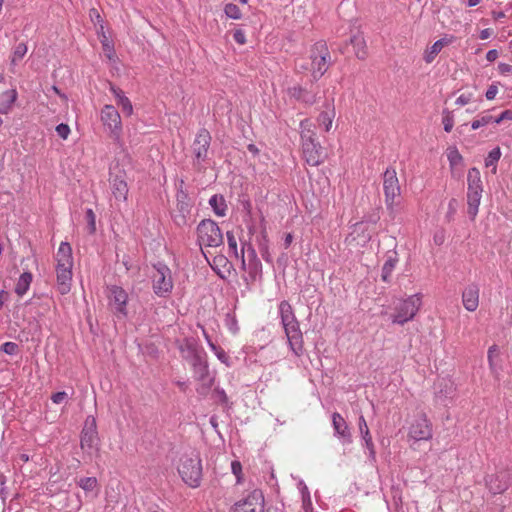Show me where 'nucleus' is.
Wrapping results in <instances>:
<instances>
[{
    "label": "nucleus",
    "instance_id": "obj_1",
    "mask_svg": "<svg viewBox=\"0 0 512 512\" xmlns=\"http://www.w3.org/2000/svg\"><path fill=\"white\" fill-rule=\"evenodd\" d=\"M422 306V294L416 293L399 300L394 306L391 320L394 324L404 325L411 321Z\"/></svg>",
    "mask_w": 512,
    "mask_h": 512
},
{
    "label": "nucleus",
    "instance_id": "obj_2",
    "mask_svg": "<svg viewBox=\"0 0 512 512\" xmlns=\"http://www.w3.org/2000/svg\"><path fill=\"white\" fill-rule=\"evenodd\" d=\"M483 193L481 174L478 168L473 167L467 173V206L468 214L474 219L479 211Z\"/></svg>",
    "mask_w": 512,
    "mask_h": 512
},
{
    "label": "nucleus",
    "instance_id": "obj_3",
    "mask_svg": "<svg viewBox=\"0 0 512 512\" xmlns=\"http://www.w3.org/2000/svg\"><path fill=\"white\" fill-rule=\"evenodd\" d=\"M178 473L190 487H198L202 477V465L198 455H184L180 458Z\"/></svg>",
    "mask_w": 512,
    "mask_h": 512
},
{
    "label": "nucleus",
    "instance_id": "obj_4",
    "mask_svg": "<svg viewBox=\"0 0 512 512\" xmlns=\"http://www.w3.org/2000/svg\"><path fill=\"white\" fill-rule=\"evenodd\" d=\"M310 60L311 76L316 81L324 75L329 67L330 52L325 42L320 41L313 45Z\"/></svg>",
    "mask_w": 512,
    "mask_h": 512
},
{
    "label": "nucleus",
    "instance_id": "obj_5",
    "mask_svg": "<svg viewBox=\"0 0 512 512\" xmlns=\"http://www.w3.org/2000/svg\"><path fill=\"white\" fill-rule=\"evenodd\" d=\"M198 242L201 247H218L223 243V235L217 223L210 219L202 220L197 226Z\"/></svg>",
    "mask_w": 512,
    "mask_h": 512
},
{
    "label": "nucleus",
    "instance_id": "obj_6",
    "mask_svg": "<svg viewBox=\"0 0 512 512\" xmlns=\"http://www.w3.org/2000/svg\"><path fill=\"white\" fill-rule=\"evenodd\" d=\"M80 447L89 455L99 451L100 438L97 431L96 418L94 416L89 415L84 421L80 437Z\"/></svg>",
    "mask_w": 512,
    "mask_h": 512
},
{
    "label": "nucleus",
    "instance_id": "obj_7",
    "mask_svg": "<svg viewBox=\"0 0 512 512\" xmlns=\"http://www.w3.org/2000/svg\"><path fill=\"white\" fill-rule=\"evenodd\" d=\"M155 272L152 275V287L159 297L168 296L173 289V280L170 268L162 263L154 265Z\"/></svg>",
    "mask_w": 512,
    "mask_h": 512
},
{
    "label": "nucleus",
    "instance_id": "obj_8",
    "mask_svg": "<svg viewBox=\"0 0 512 512\" xmlns=\"http://www.w3.org/2000/svg\"><path fill=\"white\" fill-rule=\"evenodd\" d=\"M231 512H264V496L258 489H254L236 501Z\"/></svg>",
    "mask_w": 512,
    "mask_h": 512
},
{
    "label": "nucleus",
    "instance_id": "obj_9",
    "mask_svg": "<svg viewBox=\"0 0 512 512\" xmlns=\"http://www.w3.org/2000/svg\"><path fill=\"white\" fill-rule=\"evenodd\" d=\"M410 441H426L432 438V425L424 413L418 414L408 428Z\"/></svg>",
    "mask_w": 512,
    "mask_h": 512
},
{
    "label": "nucleus",
    "instance_id": "obj_10",
    "mask_svg": "<svg viewBox=\"0 0 512 512\" xmlns=\"http://www.w3.org/2000/svg\"><path fill=\"white\" fill-rule=\"evenodd\" d=\"M101 121L117 143L121 141L122 122L119 112L112 105H105L101 111Z\"/></svg>",
    "mask_w": 512,
    "mask_h": 512
},
{
    "label": "nucleus",
    "instance_id": "obj_11",
    "mask_svg": "<svg viewBox=\"0 0 512 512\" xmlns=\"http://www.w3.org/2000/svg\"><path fill=\"white\" fill-rule=\"evenodd\" d=\"M383 189L385 203L388 209L395 205L396 198L400 195V184L394 168H387L383 175Z\"/></svg>",
    "mask_w": 512,
    "mask_h": 512
},
{
    "label": "nucleus",
    "instance_id": "obj_12",
    "mask_svg": "<svg viewBox=\"0 0 512 512\" xmlns=\"http://www.w3.org/2000/svg\"><path fill=\"white\" fill-rule=\"evenodd\" d=\"M210 141L211 136L206 129L200 130L195 137V140L192 145V151L194 155V165L198 169H202L204 167L203 164L208 156Z\"/></svg>",
    "mask_w": 512,
    "mask_h": 512
},
{
    "label": "nucleus",
    "instance_id": "obj_13",
    "mask_svg": "<svg viewBox=\"0 0 512 512\" xmlns=\"http://www.w3.org/2000/svg\"><path fill=\"white\" fill-rule=\"evenodd\" d=\"M127 292L119 287L112 286L109 294V304L118 318H124L127 316Z\"/></svg>",
    "mask_w": 512,
    "mask_h": 512
},
{
    "label": "nucleus",
    "instance_id": "obj_14",
    "mask_svg": "<svg viewBox=\"0 0 512 512\" xmlns=\"http://www.w3.org/2000/svg\"><path fill=\"white\" fill-rule=\"evenodd\" d=\"M302 150L305 161L311 166H318L326 159V153L316 140L302 142Z\"/></svg>",
    "mask_w": 512,
    "mask_h": 512
},
{
    "label": "nucleus",
    "instance_id": "obj_15",
    "mask_svg": "<svg viewBox=\"0 0 512 512\" xmlns=\"http://www.w3.org/2000/svg\"><path fill=\"white\" fill-rule=\"evenodd\" d=\"M287 342L290 350L296 355L300 356L303 352V334L300 330V325L298 320L289 324V326L283 327Z\"/></svg>",
    "mask_w": 512,
    "mask_h": 512
},
{
    "label": "nucleus",
    "instance_id": "obj_16",
    "mask_svg": "<svg viewBox=\"0 0 512 512\" xmlns=\"http://www.w3.org/2000/svg\"><path fill=\"white\" fill-rule=\"evenodd\" d=\"M510 473L508 471H498L487 475L485 483L492 494H500L504 492L510 483Z\"/></svg>",
    "mask_w": 512,
    "mask_h": 512
},
{
    "label": "nucleus",
    "instance_id": "obj_17",
    "mask_svg": "<svg viewBox=\"0 0 512 512\" xmlns=\"http://www.w3.org/2000/svg\"><path fill=\"white\" fill-rule=\"evenodd\" d=\"M181 356L188 362L191 363L198 358L205 355L202 348H200L193 338H185L178 345Z\"/></svg>",
    "mask_w": 512,
    "mask_h": 512
},
{
    "label": "nucleus",
    "instance_id": "obj_18",
    "mask_svg": "<svg viewBox=\"0 0 512 512\" xmlns=\"http://www.w3.org/2000/svg\"><path fill=\"white\" fill-rule=\"evenodd\" d=\"M332 425L334 436H336L343 444L352 443V434L345 419L337 412L332 414Z\"/></svg>",
    "mask_w": 512,
    "mask_h": 512
},
{
    "label": "nucleus",
    "instance_id": "obj_19",
    "mask_svg": "<svg viewBox=\"0 0 512 512\" xmlns=\"http://www.w3.org/2000/svg\"><path fill=\"white\" fill-rule=\"evenodd\" d=\"M480 288L477 284H469L462 292V303L469 312H474L479 306Z\"/></svg>",
    "mask_w": 512,
    "mask_h": 512
},
{
    "label": "nucleus",
    "instance_id": "obj_20",
    "mask_svg": "<svg viewBox=\"0 0 512 512\" xmlns=\"http://www.w3.org/2000/svg\"><path fill=\"white\" fill-rule=\"evenodd\" d=\"M57 290L65 295L69 293L72 282V267L56 268Z\"/></svg>",
    "mask_w": 512,
    "mask_h": 512
},
{
    "label": "nucleus",
    "instance_id": "obj_21",
    "mask_svg": "<svg viewBox=\"0 0 512 512\" xmlns=\"http://www.w3.org/2000/svg\"><path fill=\"white\" fill-rule=\"evenodd\" d=\"M189 364L193 368L195 378L199 381H202L205 385L210 386L212 379L209 376L208 365L205 359V355Z\"/></svg>",
    "mask_w": 512,
    "mask_h": 512
},
{
    "label": "nucleus",
    "instance_id": "obj_22",
    "mask_svg": "<svg viewBox=\"0 0 512 512\" xmlns=\"http://www.w3.org/2000/svg\"><path fill=\"white\" fill-rule=\"evenodd\" d=\"M56 268L73 267L72 248L69 243L61 242L56 253Z\"/></svg>",
    "mask_w": 512,
    "mask_h": 512
},
{
    "label": "nucleus",
    "instance_id": "obj_23",
    "mask_svg": "<svg viewBox=\"0 0 512 512\" xmlns=\"http://www.w3.org/2000/svg\"><path fill=\"white\" fill-rule=\"evenodd\" d=\"M18 93L15 89L6 90L0 94V113L6 115L11 112Z\"/></svg>",
    "mask_w": 512,
    "mask_h": 512
},
{
    "label": "nucleus",
    "instance_id": "obj_24",
    "mask_svg": "<svg viewBox=\"0 0 512 512\" xmlns=\"http://www.w3.org/2000/svg\"><path fill=\"white\" fill-rule=\"evenodd\" d=\"M111 190L114 198L118 201H125L128 195V186L126 181L116 176L111 180Z\"/></svg>",
    "mask_w": 512,
    "mask_h": 512
},
{
    "label": "nucleus",
    "instance_id": "obj_25",
    "mask_svg": "<svg viewBox=\"0 0 512 512\" xmlns=\"http://www.w3.org/2000/svg\"><path fill=\"white\" fill-rule=\"evenodd\" d=\"M97 34L100 37V42L102 44L104 55L107 57L109 61H115V51L112 41L104 32V27L100 24L99 29H97Z\"/></svg>",
    "mask_w": 512,
    "mask_h": 512
},
{
    "label": "nucleus",
    "instance_id": "obj_26",
    "mask_svg": "<svg viewBox=\"0 0 512 512\" xmlns=\"http://www.w3.org/2000/svg\"><path fill=\"white\" fill-rule=\"evenodd\" d=\"M350 43L353 46L355 55L358 59L363 60L367 57V45L362 33L353 35L350 39Z\"/></svg>",
    "mask_w": 512,
    "mask_h": 512
},
{
    "label": "nucleus",
    "instance_id": "obj_27",
    "mask_svg": "<svg viewBox=\"0 0 512 512\" xmlns=\"http://www.w3.org/2000/svg\"><path fill=\"white\" fill-rule=\"evenodd\" d=\"M335 115L336 113L334 106L332 104H328L326 108L318 116L317 121L319 125L323 126L324 130L328 132L332 127Z\"/></svg>",
    "mask_w": 512,
    "mask_h": 512
},
{
    "label": "nucleus",
    "instance_id": "obj_28",
    "mask_svg": "<svg viewBox=\"0 0 512 512\" xmlns=\"http://www.w3.org/2000/svg\"><path fill=\"white\" fill-rule=\"evenodd\" d=\"M279 314L283 327L289 326L297 321L291 305L287 301H281L279 304Z\"/></svg>",
    "mask_w": 512,
    "mask_h": 512
},
{
    "label": "nucleus",
    "instance_id": "obj_29",
    "mask_svg": "<svg viewBox=\"0 0 512 512\" xmlns=\"http://www.w3.org/2000/svg\"><path fill=\"white\" fill-rule=\"evenodd\" d=\"M451 41L446 38H442L434 42L432 46L426 49L424 53V60L426 63H431L444 46L448 45Z\"/></svg>",
    "mask_w": 512,
    "mask_h": 512
},
{
    "label": "nucleus",
    "instance_id": "obj_30",
    "mask_svg": "<svg viewBox=\"0 0 512 512\" xmlns=\"http://www.w3.org/2000/svg\"><path fill=\"white\" fill-rule=\"evenodd\" d=\"M32 279H33V276L30 272L22 273L16 283L15 293L20 297L25 295L27 293V291L29 290Z\"/></svg>",
    "mask_w": 512,
    "mask_h": 512
},
{
    "label": "nucleus",
    "instance_id": "obj_31",
    "mask_svg": "<svg viewBox=\"0 0 512 512\" xmlns=\"http://www.w3.org/2000/svg\"><path fill=\"white\" fill-rule=\"evenodd\" d=\"M209 204L217 216L223 217L226 215L227 204L222 195H213L209 199Z\"/></svg>",
    "mask_w": 512,
    "mask_h": 512
},
{
    "label": "nucleus",
    "instance_id": "obj_32",
    "mask_svg": "<svg viewBox=\"0 0 512 512\" xmlns=\"http://www.w3.org/2000/svg\"><path fill=\"white\" fill-rule=\"evenodd\" d=\"M446 154L451 169L463 165V157L455 146L449 147Z\"/></svg>",
    "mask_w": 512,
    "mask_h": 512
},
{
    "label": "nucleus",
    "instance_id": "obj_33",
    "mask_svg": "<svg viewBox=\"0 0 512 512\" xmlns=\"http://www.w3.org/2000/svg\"><path fill=\"white\" fill-rule=\"evenodd\" d=\"M300 135L302 142L314 140L315 139V132L313 130V123L305 119L301 121L300 123Z\"/></svg>",
    "mask_w": 512,
    "mask_h": 512
},
{
    "label": "nucleus",
    "instance_id": "obj_34",
    "mask_svg": "<svg viewBox=\"0 0 512 512\" xmlns=\"http://www.w3.org/2000/svg\"><path fill=\"white\" fill-rule=\"evenodd\" d=\"M501 157V150L499 147L492 149L488 156L485 158V166L492 168V173H496L497 171V162Z\"/></svg>",
    "mask_w": 512,
    "mask_h": 512
},
{
    "label": "nucleus",
    "instance_id": "obj_35",
    "mask_svg": "<svg viewBox=\"0 0 512 512\" xmlns=\"http://www.w3.org/2000/svg\"><path fill=\"white\" fill-rule=\"evenodd\" d=\"M491 123H494V117L488 112H484L471 122V128L477 130Z\"/></svg>",
    "mask_w": 512,
    "mask_h": 512
},
{
    "label": "nucleus",
    "instance_id": "obj_36",
    "mask_svg": "<svg viewBox=\"0 0 512 512\" xmlns=\"http://www.w3.org/2000/svg\"><path fill=\"white\" fill-rule=\"evenodd\" d=\"M289 94L296 98V99H299V100H302L306 103H309V104H312L314 102V97L313 96H310L308 95L304 89H302L301 87L297 86V87H293L291 89H289Z\"/></svg>",
    "mask_w": 512,
    "mask_h": 512
},
{
    "label": "nucleus",
    "instance_id": "obj_37",
    "mask_svg": "<svg viewBox=\"0 0 512 512\" xmlns=\"http://www.w3.org/2000/svg\"><path fill=\"white\" fill-rule=\"evenodd\" d=\"M77 483L85 492H93L98 486V481L95 477L81 478Z\"/></svg>",
    "mask_w": 512,
    "mask_h": 512
},
{
    "label": "nucleus",
    "instance_id": "obj_38",
    "mask_svg": "<svg viewBox=\"0 0 512 512\" xmlns=\"http://www.w3.org/2000/svg\"><path fill=\"white\" fill-rule=\"evenodd\" d=\"M225 326L229 330V332L233 335L238 334L239 332V325L238 320L236 318V315L233 313H227L225 316Z\"/></svg>",
    "mask_w": 512,
    "mask_h": 512
},
{
    "label": "nucleus",
    "instance_id": "obj_39",
    "mask_svg": "<svg viewBox=\"0 0 512 512\" xmlns=\"http://www.w3.org/2000/svg\"><path fill=\"white\" fill-rule=\"evenodd\" d=\"M27 53V46L24 43H19L11 56V65L15 66Z\"/></svg>",
    "mask_w": 512,
    "mask_h": 512
},
{
    "label": "nucleus",
    "instance_id": "obj_40",
    "mask_svg": "<svg viewBox=\"0 0 512 512\" xmlns=\"http://www.w3.org/2000/svg\"><path fill=\"white\" fill-rule=\"evenodd\" d=\"M205 337L207 339L209 347L215 353L216 357L222 363L228 364L229 357L227 356L226 352L222 348L216 346L213 342H211L206 334H205Z\"/></svg>",
    "mask_w": 512,
    "mask_h": 512
},
{
    "label": "nucleus",
    "instance_id": "obj_41",
    "mask_svg": "<svg viewBox=\"0 0 512 512\" xmlns=\"http://www.w3.org/2000/svg\"><path fill=\"white\" fill-rule=\"evenodd\" d=\"M224 12L228 18L238 20L242 17L241 11L236 4L229 3L224 7Z\"/></svg>",
    "mask_w": 512,
    "mask_h": 512
},
{
    "label": "nucleus",
    "instance_id": "obj_42",
    "mask_svg": "<svg viewBox=\"0 0 512 512\" xmlns=\"http://www.w3.org/2000/svg\"><path fill=\"white\" fill-rule=\"evenodd\" d=\"M396 260L394 258H389L385 261L382 267V279L384 281H388L393 269L395 268Z\"/></svg>",
    "mask_w": 512,
    "mask_h": 512
},
{
    "label": "nucleus",
    "instance_id": "obj_43",
    "mask_svg": "<svg viewBox=\"0 0 512 512\" xmlns=\"http://www.w3.org/2000/svg\"><path fill=\"white\" fill-rule=\"evenodd\" d=\"M226 236H227L229 254L238 258L239 254H238V248H237V241H236V238H235L233 232L228 231L226 233Z\"/></svg>",
    "mask_w": 512,
    "mask_h": 512
},
{
    "label": "nucleus",
    "instance_id": "obj_44",
    "mask_svg": "<svg viewBox=\"0 0 512 512\" xmlns=\"http://www.w3.org/2000/svg\"><path fill=\"white\" fill-rule=\"evenodd\" d=\"M70 399V395L65 391H59L51 395V400L54 404H67Z\"/></svg>",
    "mask_w": 512,
    "mask_h": 512
},
{
    "label": "nucleus",
    "instance_id": "obj_45",
    "mask_svg": "<svg viewBox=\"0 0 512 512\" xmlns=\"http://www.w3.org/2000/svg\"><path fill=\"white\" fill-rule=\"evenodd\" d=\"M117 105L122 109V112L130 116L133 113V106L131 101L127 97H120V102H117Z\"/></svg>",
    "mask_w": 512,
    "mask_h": 512
},
{
    "label": "nucleus",
    "instance_id": "obj_46",
    "mask_svg": "<svg viewBox=\"0 0 512 512\" xmlns=\"http://www.w3.org/2000/svg\"><path fill=\"white\" fill-rule=\"evenodd\" d=\"M358 428L361 438L370 436V430L368 428L367 422L363 415H361L358 419Z\"/></svg>",
    "mask_w": 512,
    "mask_h": 512
},
{
    "label": "nucleus",
    "instance_id": "obj_47",
    "mask_svg": "<svg viewBox=\"0 0 512 512\" xmlns=\"http://www.w3.org/2000/svg\"><path fill=\"white\" fill-rule=\"evenodd\" d=\"M474 99V94L472 92L462 93L457 97L455 103L459 106H465L472 102Z\"/></svg>",
    "mask_w": 512,
    "mask_h": 512
},
{
    "label": "nucleus",
    "instance_id": "obj_48",
    "mask_svg": "<svg viewBox=\"0 0 512 512\" xmlns=\"http://www.w3.org/2000/svg\"><path fill=\"white\" fill-rule=\"evenodd\" d=\"M56 132L60 138L66 140L68 138L71 130L67 124L61 123L56 126Z\"/></svg>",
    "mask_w": 512,
    "mask_h": 512
},
{
    "label": "nucleus",
    "instance_id": "obj_49",
    "mask_svg": "<svg viewBox=\"0 0 512 512\" xmlns=\"http://www.w3.org/2000/svg\"><path fill=\"white\" fill-rule=\"evenodd\" d=\"M1 350L8 355H14L18 350V345L14 342H5L1 346Z\"/></svg>",
    "mask_w": 512,
    "mask_h": 512
},
{
    "label": "nucleus",
    "instance_id": "obj_50",
    "mask_svg": "<svg viewBox=\"0 0 512 512\" xmlns=\"http://www.w3.org/2000/svg\"><path fill=\"white\" fill-rule=\"evenodd\" d=\"M86 219L88 221L90 232L93 233L96 229V217L92 209L86 210Z\"/></svg>",
    "mask_w": 512,
    "mask_h": 512
},
{
    "label": "nucleus",
    "instance_id": "obj_51",
    "mask_svg": "<svg viewBox=\"0 0 512 512\" xmlns=\"http://www.w3.org/2000/svg\"><path fill=\"white\" fill-rule=\"evenodd\" d=\"M443 126H444V130L446 132H451V130L453 129V126H454V121H453V117L452 115L447 112L444 116H443Z\"/></svg>",
    "mask_w": 512,
    "mask_h": 512
},
{
    "label": "nucleus",
    "instance_id": "obj_52",
    "mask_svg": "<svg viewBox=\"0 0 512 512\" xmlns=\"http://www.w3.org/2000/svg\"><path fill=\"white\" fill-rule=\"evenodd\" d=\"M231 470L232 473L236 476L237 482L239 483L241 481V472H242V465L239 461H233L231 463Z\"/></svg>",
    "mask_w": 512,
    "mask_h": 512
},
{
    "label": "nucleus",
    "instance_id": "obj_53",
    "mask_svg": "<svg viewBox=\"0 0 512 512\" xmlns=\"http://www.w3.org/2000/svg\"><path fill=\"white\" fill-rule=\"evenodd\" d=\"M504 120H512V110H505L498 117H494L495 124H500Z\"/></svg>",
    "mask_w": 512,
    "mask_h": 512
},
{
    "label": "nucleus",
    "instance_id": "obj_54",
    "mask_svg": "<svg viewBox=\"0 0 512 512\" xmlns=\"http://www.w3.org/2000/svg\"><path fill=\"white\" fill-rule=\"evenodd\" d=\"M497 93H498L497 85L492 84L488 87V89L485 93V97L487 98V100H493L496 97Z\"/></svg>",
    "mask_w": 512,
    "mask_h": 512
},
{
    "label": "nucleus",
    "instance_id": "obj_55",
    "mask_svg": "<svg viewBox=\"0 0 512 512\" xmlns=\"http://www.w3.org/2000/svg\"><path fill=\"white\" fill-rule=\"evenodd\" d=\"M233 39H234V40H235V42H237L238 44L243 45V44H245V42H246V36H245V33H244L242 30H236V31L233 33Z\"/></svg>",
    "mask_w": 512,
    "mask_h": 512
},
{
    "label": "nucleus",
    "instance_id": "obj_56",
    "mask_svg": "<svg viewBox=\"0 0 512 512\" xmlns=\"http://www.w3.org/2000/svg\"><path fill=\"white\" fill-rule=\"evenodd\" d=\"M302 504L305 512H310L312 510V501L310 494L302 496Z\"/></svg>",
    "mask_w": 512,
    "mask_h": 512
},
{
    "label": "nucleus",
    "instance_id": "obj_57",
    "mask_svg": "<svg viewBox=\"0 0 512 512\" xmlns=\"http://www.w3.org/2000/svg\"><path fill=\"white\" fill-rule=\"evenodd\" d=\"M367 450V456H368V460L369 462L372 464V465H375L376 463V451H375V447H371V448H368L366 449Z\"/></svg>",
    "mask_w": 512,
    "mask_h": 512
},
{
    "label": "nucleus",
    "instance_id": "obj_58",
    "mask_svg": "<svg viewBox=\"0 0 512 512\" xmlns=\"http://www.w3.org/2000/svg\"><path fill=\"white\" fill-rule=\"evenodd\" d=\"M497 352V348L496 346H491L489 349H488V355H487V358H488V362H489V365L490 367L492 368L493 367V357L495 355V353Z\"/></svg>",
    "mask_w": 512,
    "mask_h": 512
},
{
    "label": "nucleus",
    "instance_id": "obj_59",
    "mask_svg": "<svg viewBox=\"0 0 512 512\" xmlns=\"http://www.w3.org/2000/svg\"><path fill=\"white\" fill-rule=\"evenodd\" d=\"M298 489H299V491L301 493V497L310 494V492L308 490V487L306 486V484L304 483L303 480H299V482H298Z\"/></svg>",
    "mask_w": 512,
    "mask_h": 512
},
{
    "label": "nucleus",
    "instance_id": "obj_60",
    "mask_svg": "<svg viewBox=\"0 0 512 512\" xmlns=\"http://www.w3.org/2000/svg\"><path fill=\"white\" fill-rule=\"evenodd\" d=\"M498 58V51L495 49L489 50L486 54V59L489 62H494Z\"/></svg>",
    "mask_w": 512,
    "mask_h": 512
},
{
    "label": "nucleus",
    "instance_id": "obj_61",
    "mask_svg": "<svg viewBox=\"0 0 512 512\" xmlns=\"http://www.w3.org/2000/svg\"><path fill=\"white\" fill-rule=\"evenodd\" d=\"M361 439L363 441L362 446L365 449H368V448H371V447H375L371 435L367 436V437H364V438H361Z\"/></svg>",
    "mask_w": 512,
    "mask_h": 512
},
{
    "label": "nucleus",
    "instance_id": "obj_62",
    "mask_svg": "<svg viewBox=\"0 0 512 512\" xmlns=\"http://www.w3.org/2000/svg\"><path fill=\"white\" fill-rule=\"evenodd\" d=\"M110 90L113 93V95L115 96L117 102H120V97H126L120 89H118L114 86H111Z\"/></svg>",
    "mask_w": 512,
    "mask_h": 512
},
{
    "label": "nucleus",
    "instance_id": "obj_63",
    "mask_svg": "<svg viewBox=\"0 0 512 512\" xmlns=\"http://www.w3.org/2000/svg\"><path fill=\"white\" fill-rule=\"evenodd\" d=\"M90 18L91 20L96 24L95 20L100 23L101 22V17H100V14L98 13V11L96 9H91L90 10Z\"/></svg>",
    "mask_w": 512,
    "mask_h": 512
},
{
    "label": "nucleus",
    "instance_id": "obj_64",
    "mask_svg": "<svg viewBox=\"0 0 512 512\" xmlns=\"http://www.w3.org/2000/svg\"><path fill=\"white\" fill-rule=\"evenodd\" d=\"M433 241H434L435 245H438V246L442 245L444 242L443 233H436L433 237Z\"/></svg>",
    "mask_w": 512,
    "mask_h": 512
}]
</instances>
